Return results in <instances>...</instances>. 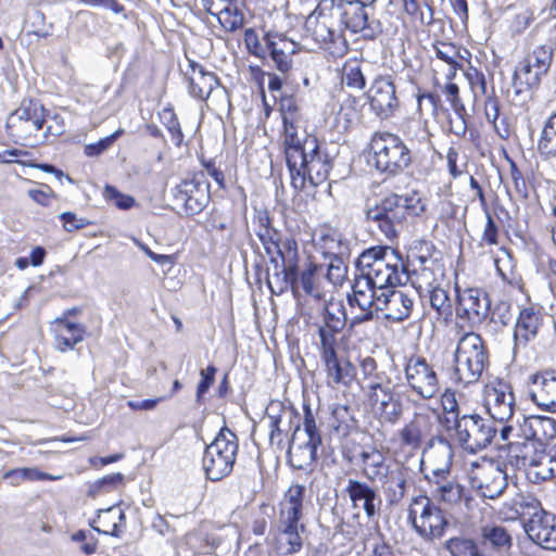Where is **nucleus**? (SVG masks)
Returning a JSON list of instances; mask_svg holds the SVG:
<instances>
[{
  "instance_id": "24",
  "label": "nucleus",
  "mask_w": 556,
  "mask_h": 556,
  "mask_svg": "<svg viewBox=\"0 0 556 556\" xmlns=\"http://www.w3.org/2000/svg\"><path fill=\"white\" fill-rule=\"evenodd\" d=\"M334 13H337L341 27L352 33L366 31L371 35L375 31V22L368 21L366 5L358 0H333Z\"/></svg>"
},
{
  "instance_id": "2",
  "label": "nucleus",
  "mask_w": 556,
  "mask_h": 556,
  "mask_svg": "<svg viewBox=\"0 0 556 556\" xmlns=\"http://www.w3.org/2000/svg\"><path fill=\"white\" fill-rule=\"evenodd\" d=\"M359 275L381 292L408 280L406 266L397 251L388 247H371L357 258Z\"/></svg>"
},
{
  "instance_id": "19",
  "label": "nucleus",
  "mask_w": 556,
  "mask_h": 556,
  "mask_svg": "<svg viewBox=\"0 0 556 556\" xmlns=\"http://www.w3.org/2000/svg\"><path fill=\"white\" fill-rule=\"evenodd\" d=\"M508 462L517 469L523 470L530 480L532 470L538 471L546 459V443L532 439H520L507 446Z\"/></svg>"
},
{
  "instance_id": "12",
  "label": "nucleus",
  "mask_w": 556,
  "mask_h": 556,
  "mask_svg": "<svg viewBox=\"0 0 556 556\" xmlns=\"http://www.w3.org/2000/svg\"><path fill=\"white\" fill-rule=\"evenodd\" d=\"M553 50L542 45L529 52L516 66L514 72V87L516 92L536 88L551 67Z\"/></svg>"
},
{
  "instance_id": "32",
  "label": "nucleus",
  "mask_w": 556,
  "mask_h": 556,
  "mask_svg": "<svg viewBox=\"0 0 556 556\" xmlns=\"http://www.w3.org/2000/svg\"><path fill=\"white\" fill-rule=\"evenodd\" d=\"M345 491L354 507H358L362 503L368 518L377 514L381 501L372 486L359 480L349 479Z\"/></svg>"
},
{
  "instance_id": "22",
  "label": "nucleus",
  "mask_w": 556,
  "mask_h": 556,
  "mask_svg": "<svg viewBox=\"0 0 556 556\" xmlns=\"http://www.w3.org/2000/svg\"><path fill=\"white\" fill-rule=\"evenodd\" d=\"M333 0H320L316 9L307 16L305 26L319 42H331L341 31L342 27Z\"/></svg>"
},
{
  "instance_id": "44",
  "label": "nucleus",
  "mask_w": 556,
  "mask_h": 556,
  "mask_svg": "<svg viewBox=\"0 0 556 556\" xmlns=\"http://www.w3.org/2000/svg\"><path fill=\"white\" fill-rule=\"evenodd\" d=\"M283 407L280 403H271L266 409V415L261 420L260 428L267 432L270 445H280L282 442L281 429L279 427Z\"/></svg>"
},
{
  "instance_id": "40",
  "label": "nucleus",
  "mask_w": 556,
  "mask_h": 556,
  "mask_svg": "<svg viewBox=\"0 0 556 556\" xmlns=\"http://www.w3.org/2000/svg\"><path fill=\"white\" fill-rule=\"evenodd\" d=\"M91 526L99 533L119 536V529L125 526V514L118 506L101 509Z\"/></svg>"
},
{
  "instance_id": "64",
  "label": "nucleus",
  "mask_w": 556,
  "mask_h": 556,
  "mask_svg": "<svg viewBox=\"0 0 556 556\" xmlns=\"http://www.w3.org/2000/svg\"><path fill=\"white\" fill-rule=\"evenodd\" d=\"M216 371L217 369L213 365H210L205 369L201 370V380L197 388V401H201L202 396L207 392L210 387L213 384Z\"/></svg>"
},
{
  "instance_id": "57",
  "label": "nucleus",
  "mask_w": 556,
  "mask_h": 556,
  "mask_svg": "<svg viewBox=\"0 0 556 556\" xmlns=\"http://www.w3.org/2000/svg\"><path fill=\"white\" fill-rule=\"evenodd\" d=\"M482 535L485 541L497 548H506L511 544V539L503 527H484Z\"/></svg>"
},
{
  "instance_id": "36",
  "label": "nucleus",
  "mask_w": 556,
  "mask_h": 556,
  "mask_svg": "<svg viewBox=\"0 0 556 556\" xmlns=\"http://www.w3.org/2000/svg\"><path fill=\"white\" fill-rule=\"evenodd\" d=\"M321 359L325 364L329 384L348 387L353 382L356 370L349 359L339 358L338 354Z\"/></svg>"
},
{
  "instance_id": "45",
  "label": "nucleus",
  "mask_w": 556,
  "mask_h": 556,
  "mask_svg": "<svg viewBox=\"0 0 556 556\" xmlns=\"http://www.w3.org/2000/svg\"><path fill=\"white\" fill-rule=\"evenodd\" d=\"M435 267L437 265H430L429 267L422 266L412 270L406 267L408 280H410L420 296H426V292L439 287L434 273Z\"/></svg>"
},
{
  "instance_id": "35",
  "label": "nucleus",
  "mask_w": 556,
  "mask_h": 556,
  "mask_svg": "<svg viewBox=\"0 0 556 556\" xmlns=\"http://www.w3.org/2000/svg\"><path fill=\"white\" fill-rule=\"evenodd\" d=\"M314 242L321 254L327 257L348 255L349 245L341 232L333 228L324 227L314 235Z\"/></svg>"
},
{
  "instance_id": "14",
  "label": "nucleus",
  "mask_w": 556,
  "mask_h": 556,
  "mask_svg": "<svg viewBox=\"0 0 556 556\" xmlns=\"http://www.w3.org/2000/svg\"><path fill=\"white\" fill-rule=\"evenodd\" d=\"M299 252L290 245L285 249V255L270 260L267 269V286L273 294L280 295L290 288L295 293L298 288Z\"/></svg>"
},
{
  "instance_id": "37",
  "label": "nucleus",
  "mask_w": 556,
  "mask_h": 556,
  "mask_svg": "<svg viewBox=\"0 0 556 556\" xmlns=\"http://www.w3.org/2000/svg\"><path fill=\"white\" fill-rule=\"evenodd\" d=\"M189 91L194 98L205 100L218 85L216 76L205 71L201 65L190 62Z\"/></svg>"
},
{
  "instance_id": "23",
  "label": "nucleus",
  "mask_w": 556,
  "mask_h": 556,
  "mask_svg": "<svg viewBox=\"0 0 556 556\" xmlns=\"http://www.w3.org/2000/svg\"><path fill=\"white\" fill-rule=\"evenodd\" d=\"M378 299H381V291L358 274L353 285V293L348 295L349 305L361 309V314L350 320L351 328L372 320L375 312H378Z\"/></svg>"
},
{
  "instance_id": "63",
  "label": "nucleus",
  "mask_w": 556,
  "mask_h": 556,
  "mask_svg": "<svg viewBox=\"0 0 556 556\" xmlns=\"http://www.w3.org/2000/svg\"><path fill=\"white\" fill-rule=\"evenodd\" d=\"M269 50V54L274 63L276 64L278 71L281 73H287L292 66V53H287L286 51L277 50L274 46H266Z\"/></svg>"
},
{
  "instance_id": "49",
  "label": "nucleus",
  "mask_w": 556,
  "mask_h": 556,
  "mask_svg": "<svg viewBox=\"0 0 556 556\" xmlns=\"http://www.w3.org/2000/svg\"><path fill=\"white\" fill-rule=\"evenodd\" d=\"M538 149L542 155L547 157L556 156V112L546 121Z\"/></svg>"
},
{
  "instance_id": "20",
  "label": "nucleus",
  "mask_w": 556,
  "mask_h": 556,
  "mask_svg": "<svg viewBox=\"0 0 556 556\" xmlns=\"http://www.w3.org/2000/svg\"><path fill=\"white\" fill-rule=\"evenodd\" d=\"M395 388V383L382 376H376V380L368 383L369 400L374 409L390 422L396 421L402 414V404Z\"/></svg>"
},
{
  "instance_id": "21",
  "label": "nucleus",
  "mask_w": 556,
  "mask_h": 556,
  "mask_svg": "<svg viewBox=\"0 0 556 556\" xmlns=\"http://www.w3.org/2000/svg\"><path fill=\"white\" fill-rule=\"evenodd\" d=\"M369 108L380 119H389L400 109L395 86L389 75L378 76L366 92Z\"/></svg>"
},
{
  "instance_id": "56",
  "label": "nucleus",
  "mask_w": 556,
  "mask_h": 556,
  "mask_svg": "<svg viewBox=\"0 0 556 556\" xmlns=\"http://www.w3.org/2000/svg\"><path fill=\"white\" fill-rule=\"evenodd\" d=\"M445 547L452 556H478L479 554L476 544L469 539H450L446 541Z\"/></svg>"
},
{
  "instance_id": "25",
  "label": "nucleus",
  "mask_w": 556,
  "mask_h": 556,
  "mask_svg": "<svg viewBox=\"0 0 556 556\" xmlns=\"http://www.w3.org/2000/svg\"><path fill=\"white\" fill-rule=\"evenodd\" d=\"M529 539L544 549L556 551V515L540 510L525 526Z\"/></svg>"
},
{
  "instance_id": "61",
  "label": "nucleus",
  "mask_w": 556,
  "mask_h": 556,
  "mask_svg": "<svg viewBox=\"0 0 556 556\" xmlns=\"http://www.w3.org/2000/svg\"><path fill=\"white\" fill-rule=\"evenodd\" d=\"M266 46H274L277 50L286 51L287 53L295 54L298 51V43L287 38L282 34L267 33L264 37Z\"/></svg>"
},
{
  "instance_id": "7",
  "label": "nucleus",
  "mask_w": 556,
  "mask_h": 556,
  "mask_svg": "<svg viewBox=\"0 0 556 556\" xmlns=\"http://www.w3.org/2000/svg\"><path fill=\"white\" fill-rule=\"evenodd\" d=\"M238 439L228 428H223L208 444L202 457V468L211 481H219L233 469L238 453Z\"/></svg>"
},
{
  "instance_id": "54",
  "label": "nucleus",
  "mask_w": 556,
  "mask_h": 556,
  "mask_svg": "<svg viewBox=\"0 0 556 556\" xmlns=\"http://www.w3.org/2000/svg\"><path fill=\"white\" fill-rule=\"evenodd\" d=\"M530 475V481L533 483H540L556 476V445L546 450V459L543 466L538 471L532 470Z\"/></svg>"
},
{
  "instance_id": "28",
  "label": "nucleus",
  "mask_w": 556,
  "mask_h": 556,
  "mask_svg": "<svg viewBox=\"0 0 556 556\" xmlns=\"http://www.w3.org/2000/svg\"><path fill=\"white\" fill-rule=\"evenodd\" d=\"M453 455V447L446 439L440 438L437 441H433L430 444L429 450L425 452L426 479L442 475H450Z\"/></svg>"
},
{
  "instance_id": "1",
  "label": "nucleus",
  "mask_w": 556,
  "mask_h": 556,
  "mask_svg": "<svg viewBox=\"0 0 556 556\" xmlns=\"http://www.w3.org/2000/svg\"><path fill=\"white\" fill-rule=\"evenodd\" d=\"M285 153L295 190L304 189L307 181L318 186L328 178L332 159L315 137L304 136L298 143L285 147Z\"/></svg>"
},
{
  "instance_id": "59",
  "label": "nucleus",
  "mask_w": 556,
  "mask_h": 556,
  "mask_svg": "<svg viewBox=\"0 0 556 556\" xmlns=\"http://www.w3.org/2000/svg\"><path fill=\"white\" fill-rule=\"evenodd\" d=\"M332 308H333V305H327L325 307L324 325L320 327L329 328L334 331H341L345 324V319H344L345 314L342 309V306H340V305H338L336 307V311H333Z\"/></svg>"
},
{
  "instance_id": "58",
  "label": "nucleus",
  "mask_w": 556,
  "mask_h": 556,
  "mask_svg": "<svg viewBox=\"0 0 556 556\" xmlns=\"http://www.w3.org/2000/svg\"><path fill=\"white\" fill-rule=\"evenodd\" d=\"M124 134L123 128H118L116 131L111 134L110 136H106L104 138H101L94 143H89L85 146L84 152L87 156L93 157L102 154L106 150H109L113 143Z\"/></svg>"
},
{
  "instance_id": "5",
  "label": "nucleus",
  "mask_w": 556,
  "mask_h": 556,
  "mask_svg": "<svg viewBox=\"0 0 556 556\" xmlns=\"http://www.w3.org/2000/svg\"><path fill=\"white\" fill-rule=\"evenodd\" d=\"M369 156L375 168L388 176H396L412 163L408 147L400 136L390 131H375L369 141Z\"/></svg>"
},
{
  "instance_id": "6",
  "label": "nucleus",
  "mask_w": 556,
  "mask_h": 556,
  "mask_svg": "<svg viewBox=\"0 0 556 556\" xmlns=\"http://www.w3.org/2000/svg\"><path fill=\"white\" fill-rule=\"evenodd\" d=\"M486 352L481 337L475 332L465 333L458 341L451 379L454 383H476L484 369Z\"/></svg>"
},
{
  "instance_id": "4",
  "label": "nucleus",
  "mask_w": 556,
  "mask_h": 556,
  "mask_svg": "<svg viewBox=\"0 0 556 556\" xmlns=\"http://www.w3.org/2000/svg\"><path fill=\"white\" fill-rule=\"evenodd\" d=\"M305 488L291 485L280 503L279 520L273 539V547L280 555L298 553L303 545L299 529L303 509Z\"/></svg>"
},
{
  "instance_id": "50",
  "label": "nucleus",
  "mask_w": 556,
  "mask_h": 556,
  "mask_svg": "<svg viewBox=\"0 0 556 556\" xmlns=\"http://www.w3.org/2000/svg\"><path fill=\"white\" fill-rule=\"evenodd\" d=\"M345 255L331 256L325 258L327 262L318 264L325 266L324 278L332 285H341L346 275V265L344 263Z\"/></svg>"
},
{
  "instance_id": "52",
  "label": "nucleus",
  "mask_w": 556,
  "mask_h": 556,
  "mask_svg": "<svg viewBox=\"0 0 556 556\" xmlns=\"http://www.w3.org/2000/svg\"><path fill=\"white\" fill-rule=\"evenodd\" d=\"M222 27L227 31H236L243 26V14L232 3L215 13Z\"/></svg>"
},
{
  "instance_id": "27",
  "label": "nucleus",
  "mask_w": 556,
  "mask_h": 556,
  "mask_svg": "<svg viewBox=\"0 0 556 556\" xmlns=\"http://www.w3.org/2000/svg\"><path fill=\"white\" fill-rule=\"evenodd\" d=\"M414 306V298L402 290L394 288L381 292L378 299L377 311L384 312L388 320L400 323L410 316Z\"/></svg>"
},
{
  "instance_id": "33",
  "label": "nucleus",
  "mask_w": 556,
  "mask_h": 556,
  "mask_svg": "<svg viewBox=\"0 0 556 556\" xmlns=\"http://www.w3.org/2000/svg\"><path fill=\"white\" fill-rule=\"evenodd\" d=\"M541 323L540 312L532 307L521 309L514 329L515 349L526 346L528 342L533 340L538 334Z\"/></svg>"
},
{
  "instance_id": "53",
  "label": "nucleus",
  "mask_w": 556,
  "mask_h": 556,
  "mask_svg": "<svg viewBox=\"0 0 556 556\" xmlns=\"http://www.w3.org/2000/svg\"><path fill=\"white\" fill-rule=\"evenodd\" d=\"M426 296H429L430 306L439 316L447 317L452 314V303L446 289L439 286L426 292Z\"/></svg>"
},
{
  "instance_id": "41",
  "label": "nucleus",
  "mask_w": 556,
  "mask_h": 556,
  "mask_svg": "<svg viewBox=\"0 0 556 556\" xmlns=\"http://www.w3.org/2000/svg\"><path fill=\"white\" fill-rule=\"evenodd\" d=\"M257 237L263 244L266 254L271 258L285 255V249L290 245L298 251V244L294 239H281L279 233L269 226H263L257 232Z\"/></svg>"
},
{
  "instance_id": "39",
  "label": "nucleus",
  "mask_w": 556,
  "mask_h": 556,
  "mask_svg": "<svg viewBox=\"0 0 556 556\" xmlns=\"http://www.w3.org/2000/svg\"><path fill=\"white\" fill-rule=\"evenodd\" d=\"M280 111L285 128V147L292 143H298L299 136L298 129L301 127V115L298 105L293 98H285L280 102Z\"/></svg>"
},
{
  "instance_id": "11",
  "label": "nucleus",
  "mask_w": 556,
  "mask_h": 556,
  "mask_svg": "<svg viewBox=\"0 0 556 556\" xmlns=\"http://www.w3.org/2000/svg\"><path fill=\"white\" fill-rule=\"evenodd\" d=\"M408 520L416 533L428 541L442 538L448 526L442 509L426 495L412 498L408 508Z\"/></svg>"
},
{
  "instance_id": "60",
  "label": "nucleus",
  "mask_w": 556,
  "mask_h": 556,
  "mask_svg": "<svg viewBox=\"0 0 556 556\" xmlns=\"http://www.w3.org/2000/svg\"><path fill=\"white\" fill-rule=\"evenodd\" d=\"M340 331H334L329 328H318V336L320 339L319 350L321 358L337 354L336 351V334Z\"/></svg>"
},
{
  "instance_id": "30",
  "label": "nucleus",
  "mask_w": 556,
  "mask_h": 556,
  "mask_svg": "<svg viewBox=\"0 0 556 556\" xmlns=\"http://www.w3.org/2000/svg\"><path fill=\"white\" fill-rule=\"evenodd\" d=\"M517 437L545 443L556 438V420L547 416H527L518 422Z\"/></svg>"
},
{
  "instance_id": "46",
  "label": "nucleus",
  "mask_w": 556,
  "mask_h": 556,
  "mask_svg": "<svg viewBox=\"0 0 556 556\" xmlns=\"http://www.w3.org/2000/svg\"><path fill=\"white\" fill-rule=\"evenodd\" d=\"M434 247L431 242L426 240H416L412 243L408 250V266L414 268H420L422 266L437 265V261L433 258Z\"/></svg>"
},
{
  "instance_id": "55",
  "label": "nucleus",
  "mask_w": 556,
  "mask_h": 556,
  "mask_svg": "<svg viewBox=\"0 0 556 556\" xmlns=\"http://www.w3.org/2000/svg\"><path fill=\"white\" fill-rule=\"evenodd\" d=\"M162 124L170 134V139L176 146H180L184 140V134L173 109L165 108L160 113Z\"/></svg>"
},
{
  "instance_id": "42",
  "label": "nucleus",
  "mask_w": 556,
  "mask_h": 556,
  "mask_svg": "<svg viewBox=\"0 0 556 556\" xmlns=\"http://www.w3.org/2000/svg\"><path fill=\"white\" fill-rule=\"evenodd\" d=\"M426 432V418L421 415H416L413 420L399 431L400 442L409 451H416L420 447Z\"/></svg>"
},
{
  "instance_id": "38",
  "label": "nucleus",
  "mask_w": 556,
  "mask_h": 556,
  "mask_svg": "<svg viewBox=\"0 0 556 556\" xmlns=\"http://www.w3.org/2000/svg\"><path fill=\"white\" fill-rule=\"evenodd\" d=\"M376 483H380L381 491L386 496V500L390 505H397L406 493V473L397 465L393 466V469Z\"/></svg>"
},
{
  "instance_id": "47",
  "label": "nucleus",
  "mask_w": 556,
  "mask_h": 556,
  "mask_svg": "<svg viewBox=\"0 0 556 556\" xmlns=\"http://www.w3.org/2000/svg\"><path fill=\"white\" fill-rule=\"evenodd\" d=\"M325 266L309 262L301 273L300 282L304 292L316 299L321 298L320 282L324 278Z\"/></svg>"
},
{
  "instance_id": "13",
  "label": "nucleus",
  "mask_w": 556,
  "mask_h": 556,
  "mask_svg": "<svg viewBox=\"0 0 556 556\" xmlns=\"http://www.w3.org/2000/svg\"><path fill=\"white\" fill-rule=\"evenodd\" d=\"M404 376L410 390L424 400L434 397L440 390L434 367L422 356L412 355L407 358Z\"/></svg>"
},
{
  "instance_id": "43",
  "label": "nucleus",
  "mask_w": 556,
  "mask_h": 556,
  "mask_svg": "<svg viewBox=\"0 0 556 556\" xmlns=\"http://www.w3.org/2000/svg\"><path fill=\"white\" fill-rule=\"evenodd\" d=\"M441 405L444 414L442 424L448 431L463 418L464 413H468L458 401L456 393L452 390H445L443 392L441 395Z\"/></svg>"
},
{
  "instance_id": "18",
  "label": "nucleus",
  "mask_w": 556,
  "mask_h": 556,
  "mask_svg": "<svg viewBox=\"0 0 556 556\" xmlns=\"http://www.w3.org/2000/svg\"><path fill=\"white\" fill-rule=\"evenodd\" d=\"M175 200L184 206L187 215L201 213L210 201V184L203 172L181 181L175 191Z\"/></svg>"
},
{
  "instance_id": "3",
  "label": "nucleus",
  "mask_w": 556,
  "mask_h": 556,
  "mask_svg": "<svg viewBox=\"0 0 556 556\" xmlns=\"http://www.w3.org/2000/svg\"><path fill=\"white\" fill-rule=\"evenodd\" d=\"M426 200L416 190L404 194L391 193L374 207H369L366 217L377 224L386 238L393 239L403 226L406 215L420 216L426 211Z\"/></svg>"
},
{
  "instance_id": "16",
  "label": "nucleus",
  "mask_w": 556,
  "mask_h": 556,
  "mask_svg": "<svg viewBox=\"0 0 556 556\" xmlns=\"http://www.w3.org/2000/svg\"><path fill=\"white\" fill-rule=\"evenodd\" d=\"M483 404L493 421L507 422L516 409L511 386L502 379L488 382L483 388Z\"/></svg>"
},
{
  "instance_id": "31",
  "label": "nucleus",
  "mask_w": 556,
  "mask_h": 556,
  "mask_svg": "<svg viewBox=\"0 0 556 556\" xmlns=\"http://www.w3.org/2000/svg\"><path fill=\"white\" fill-rule=\"evenodd\" d=\"M52 331L56 349L60 352H65L74 349L77 343L84 340L86 328L80 324L67 320L65 317H59L52 321Z\"/></svg>"
},
{
  "instance_id": "29",
  "label": "nucleus",
  "mask_w": 556,
  "mask_h": 556,
  "mask_svg": "<svg viewBox=\"0 0 556 556\" xmlns=\"http://www.w3.org/2000/svg\"><path fill=\"white\" fill-rule=\"evenodd\" d=\"M427 480L430 493L433 500L438 502L454 507L468 500L465 488L450 475H442Z\"/></svg>"
},
{
  "instance_id": "8",
  "label": "nucleus",
  "mask_w": 556,
  "mask_h": 556,
  "mask_svg": "<svg viewBox=\"0 0 556 556\" xmlns=\"http://www.w3.org/2000/svg\"><path fill=\"white\" fill-rule=\"evenodd\" d=\"M47 110L37 101H23L7 119V128L15 141L23 144L36 146L42 141L41 130L47 124Z\"/></svg>"
},
{
  "instance_id": "17",
  "label": "nucleus",
  "mask_w": 556,
  "mask_h": 556,
  "mask_svg": "<svg viewBox=\"0 0 556 556\" xmlns=\"http://www.w3.org/2000/svg\"><path fill=\"white\" fill-rule=\"evenodd\" d=\"M470 467L471 483L483 497L493 500L506 489V475L494 462L482 458L480 463L472 462Z\"/></svg>"
},
{
  "instance_id": "51",
  "label": "nucleus",
  "mask_w": 556,
  "mask_h": 556,
  "mask_svg": "<svg viewBox=\"0 0 556 556\" xmlns=\"http://www.w3.org/2000/svg\"><path fill=\"white\" fill-rule=\"evenodd\" d=\"M432 49L435 58L446 65L456 64V62H464L466 60L460 48L452 42L437 41L432 45Z\"/></svg>"
},
{
  "instance_id": "26",
  "label": "nucleus",
  "mask_w": 556,
  "mask_h": 556,
  "mask_svg": "<svg viewBox=\"0 0 556 556\" xmlns=\"http://www.w3.org/2000/svg\"><path fill=\"white\" fill-rule=\"evenodd\" d=\"M530 399L539 408L556 413V370H544L532 377Z\"/></svg>"
},
{
  "instance_id": "34",
  "label": "nucleus",
  "mask_w": 556,
  "mask_h": 556,
  "mask_svg": "<svg viewBox=\"0 0 556 556\" xmlns=\"http://www.w3.org/2000/svg\"><path fill=\"white\" fill-rule=\"evenodd\" d=\"M364 476L371 482L386 478L395 464L387 460L384 454L376 448L364 450L361 453Z\"/></svg>"
},
{
  "instance_id": "9",
  "label": "nucleus",
  "mask_w": 556,
  "mask_h": 556,
  "mask_svg": "<svg viewBox=\"0 0 556 556\" xmlns=\"http://www.w3.org/2000/svg\"><path fill=\"white\" fill-rule=\"evenodd\" d=\"M321 437L315 417L308 406H304L303 429L298 427L289 445L288 458L293 468L307 469L317 457Z\"/></svg>"
},
{
  "instance_id": "48",
  "label": "nucleus",
  "mask_w": 556,
  "mask_h": 556,
  "mask_svg": "<svg viewBox=\"0 0 556 556\" xmlns=\"http://www.w3.org/2000/svg\"><path fill=\"white\" fill-rule=\"evenodd\" d=\"M363 62L357 59H349L342 66L341 81L351 89L362 90L366 86Z\"/></svg>"
},
{
  "instance_id": "62",
  "label": "nucleus",
  "mask_w": 556,
  "mask_h": 556,
  "mask_svg": "<svg viewBox=\"0 0 556 556\" xmlns=\"http://www.w3.org/2000/svg\"><path fill=\"white\" fill-rule=\"evenodd\" d=\"M103 194L106 200L113 201L114 204L122 210L130 208L135 204V199L132 197L121 193L112 186H105Z\"/></svg>"
},
{
  "instance_id": "10",
  "label": "nucleus",
  "mask_w": 556,
  "mask_h": 556,
  "mask_svg": "<svg viewBox=\"0 0 556 556\" xmlns=\"http://www.w3.org/2000/svg\"><path fill=\"white\" fill-rule=\"evenodd\" d=\"M452 430L454 440L465 452L471 454L486 448L497 433L493 420L469 413H464Z\"/></svg>"
},
{
  "instance_id": "15",
  "label": "nucleus",
  "mask_w": 556,
  "mask_h": 556,
  "mask_svg": "<svg viewBox=\"0 0 556 556\" xmlns=\"http://www.w3.org/2000/svg\"><path fill=\"white\" fill-rule=\"evenodd\" d=\"M456 317L468 327L482 325L490 315L489 294L480 288H456Z\"/></svg>"
}]
</instances>
